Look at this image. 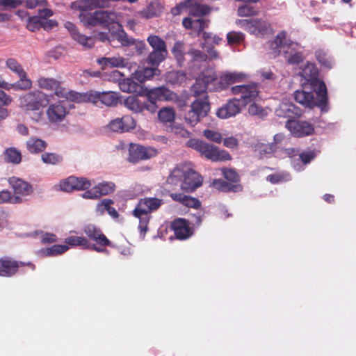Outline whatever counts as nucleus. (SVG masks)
<instances>
[{
    "label": "nucleus",
    "instance_id": "1",
    "mask_svg": "<svg viewBox=\"0 0 356 356\" xmlns=\"http://www.w3.org/2000/svg\"><path fill=\"white\" fill-rule=\"evenodd\" d=\"M167 185L171 190L177 186L184 193H193L202 185V177L186 164L177 165L167 178Z\"/></svg>",
    "mask_w": 356,
    "mask_h": 356
},
{
    "label": "nucleus",
    "instance_id": "2",
    "mask_svg": "<svg viewBox=\"0 0 356 356\" xmlns=\"http://www.w3.org/2000/svg\"><path fill=\"white\" fill-rule=\"evenodd\" d=\"M163 204V200L156 197H145L140 199L133 210V216L139 219L138 229L143 235L147 231L151 218L150 213L156 211Z\"/></svg>",
    "mask_w": 356,
    "mask_h": 356
},
{
    "label": "nucleus",
    "instance_id": "3",
    "mask_svg": "<svg viewBox=\"0 0 356 356\" xmlns=\"http://www.w3.org/2000/svg\"><path fill=\"white\" fill-rule=\"evenodd\" d=\"M186 145L197 152L202 156L214 162L227 161L232 159L231 155L225 150H220L217 147L196 138H191Z\"/></svg>",
    "mask_w": 356,
    "mask_h": 356
},
{
    "label": "nucleus",
    "instance_id": "4",
    "mask_svg": "<svg viewBox=\"0 0 356 356\" xmlns=\"http://www.w3.org/2000/svg\"><path fill=\"white\" fill-rule=\"evenodd\" d=\"M323 92H318V90H314L312 92H306L305 90H296L294 92V99L296 102L302 104L305 107L313 108L318 107L321 111L327 112L328 97L327 92L325 95V99L324 102L322 99L323 95Z\"/></svg>",
    "mask_w": 356,
    "mask_h": 356
},
{
    "label": "nucleus",
    "instance_id": "5",
    "mask_svg": "<svg viewBox=\"0 0 356 356\" xmlns=\"http://www.w3.org/2000/svg\"><path fill=\"white\" fill-rule=\"evenodd\" d=\"M219 79L216 70L209 67L204 70L197 78L192 86V91L195 97H199L202 94L207 93V90H218L214 87L218 86Z\"/></svg>",
    "mask_w": 356,
    "mask_h": 356
},
{
    "label": "nucleus",
    "instance_id": "6",
    "mask_svg": "<svg viewBox=\"0 0 356 356\" xmlns=\"http://www.w3.org/2000/svg\"><path fill=\"white\" fill-rule=\"evenodd\" d=\"M191 105V109L186 113L184 119L186 122L195 126L200 121L202 118L205 117L210 111V104L208 101L207 93L202 94Z\"/></svg>",
    "mask_w": 356,
    "mask_h": 356
},
{
    "label": "nucleus",
    "instance_id": "7",
    "mask_svg": "<svg viewBox=\"0 0 356 356\" xmlns=\"http://www.w3.org/2000/svg\"><path fill=\"white\" fill-rule=\"evenodd\" d=\"M49 101L47 94L38 90L29 92L19 98L21 107L26 111H35L44 108Z\"/></svg>",
    "mask_w": 356,
    "mask_h": 356
},
{
    "label": "nucleus",
    "instance_id": "8",
    "mask_svg": "<svg viewBox=\"0 0 356 356\" xmlns=\"http://www.w3.org/2000/svg\"><path fill=\"white\" fill-rule=\"evenodd\" d=\"M24 266H28L33 271L35 269V266L31 262L18 261L10 257H2L0 258V277H11Z\"/></svg>",
    "mask_w": 356,
    "mask_h": 356
},
{
    "label": "nucleus",
    "instance_id": "9",
    "mask_svg": "<svg viewBox=\"0 0 356 356\" xmlns=\"http://www.w3.org/2000/svg\"><path fill=\"white\" fill-rule=\"evenodd\" d=\"M302 76L309 83L313 90H318V92H323V99H325L327 88L325 83L318 79V70L314 64L308 63L302 71Z\"/></svg>",
    "mask_w": 356,
    "mask_h": 356
},
{
    "label": "nucleus",
    "instance_id": "10",
    "mask_svg": "<svg viewBox=\"0 0 356 356\" xmlns=\"http://www.w3.org/2000/svg\"><path fill=\"white\" fill-rule=\"evenodd\" d=\"M285 127L298 138L312 136L315 130L314 124L306 120H287Z\"/></svg>",
    "mask_w": 356,
    "mask_h": 356
},
{
    "label": "nucleus",
    "instance_id": "11",
    "mask_svg": "<svg viewBox=\"0 0 356 356\" xmlns=\"http://www.w3.org/2000/svg\"><path fill=\"white\" fill-rule=\"evenodd\" d=\"M172 91L165 86L152 88L146 93L149 106H147V111L154 113L157 108L156 102L158 101L168 102Z\"/></svg>",
    "mask_w": 356,
    "mask_h": 356
},
{
    "label": "nucleus",
    "instance_id": "12",
    "mask_svg": "<svg viewBox=\"0 0 356 356\" xmlns=\"http://www.w3.org/2000/svg\"><path fill=\"white\" fill-rule=\"evenodd\" d=\"M157 150L151 147H145L140 145H131L129 149L128 161L135 163L140 161L149 159L156 156Z\"/></svg>",
    "mask_w": 356,
    "mask_h": 356
},
{
    "label": "nucleus",
    "instance_id": "13",
    "mask_svg": "<svg viewBox=\"0 0 356 356\" xmlns=\"http://www.w3.org/2000/svg\"><path fill=\"white\" fill-rule=\"evenodd\" d=\"M96 6L95 0H86L84 3H81V5L77 6L80 10L79 19L84 26L93 27L97 26L95 11L92 13L87 10L88 7L95 8Z\"/></svg>",
    "mask_w": 356,
    "mask_h": 356
},
{
    "label": "nucleus",
    "instance_id": "14",
    "mask_svg": "<svg viewBox=\"0 0 356 356\" xmlns=\"http://www.w3.org/2000/svg\"><path fill=\"white\" fill-rule=\"evenodd\" d=\"M90 99L89 102L97 104L100 102L102 104L107 106H116L119 100V95L118 92L107 91V92H97L90 90Z\"/></svg>",
    "mask_w": 356,
    "mask_h": 356
},
{
    "label": "nucleus",
    "instance_id": "15",
    "mask_svg": "<svg viewBox=\"0 0 356 356\" xmlns=\"http://www.w3.org/2000/svg\"><path fill=\"white\" fill-rule=\"evenodd\" d=\"M247 78L248 75L243 72H227L222 73L220 76L218 86L214 87V88L219 90H222L228 88L230 85L245 81Z\"/></svg>",
    "mask_w": 356,
    "mask_h": 356
},
{
    "label": "nucleus",
    "instance_id": "16",
    "mask_svg": "<svg viewBox=\"0 0 356 356\" xmlns=\"http://www.w3.org/2000/svg\"><path fill=\"white\" fill-rule=\"evenodd\" d=\"M136 127V122L131 115H124L111 120L108 127L113 132H127L134 129Z\"/></svg>",
    "mask_w": 356,
    "mask_h": 356
},
{
    "label": "nucleus",
    "instance_id": "17",
    "mask_svg": "<svg viewBox=\"0 0 356 356\" xmlns=\"http://www.w3.org/2000/svg\"><path fill=\"white\" fill-rule=\"evenodd\" d=\"M65 27L68 30L71 37L79 44L85 48L90 49L95 45V39L90 36L81 34L75 24L70 22H66Z\"/></svg>",
    "mask_w": 356,
    "mask_h": 356
},
{
    "label": "nucleus",
    "instance_id": "18",
    "mask_svg": "<svg viewBox=\"0 0 356 356\" xmlns=\"http://www.w3.org/2000/svg\"><path fill=\"white\" fill-rule=\"evenodd\" d=\"M241 111V99L234 98L222 105L218 111L217 115L220 118L227 119L235 116Z\"/></svg>",
    "mask_w": 356,
    "mask_h": 356
},
{
    "label": "nucleus",
    "instance_id": "19",
    "mask_svg": "<svg viewBox=\"0 0 356 356\" xmlns=\"http://www.w3.org/2000/svg\"><path fill=\"white\" fill-rule=\"evenodd\" d=\"M275 114L279 118H288V120H295V118L301 115L302 111L291 102H283L275 110Z\"/></svg>",
    "mask_w": 356,
    "mask_h": 356
},
{
    "label": "nucleus",
    "instance_id": "20",
    "mask_svg": "<svg viewBox=\"0 0 356 356\" xmlns=\"http://www.w3.org/2000/svg\"><path fill=\"white\" fill-rule=\"evenodd\" d=\"M84 233L91 241L96 242L102 246H109L111 241L102 233V230L92 225H88L83 229Z\"/></svg>",
    "mask_w": 356,
    "mask_h": 356
},
{
    "label": "nucleus",
    "instance_id": "21",
    "mask_svg": "<svg viewBox=\"0 0 356 356\" xmlns=\"http://www.w3.org/2000/svg\"><path fill=\"white\" fill-rule=\"evenodd\" d=\"M171 227L176 238L178 239L184 240L192 235L188 222L185 219L178 218L175 220L172 221Z\"/></svg>",
    "mask_w": 356,
    "mask_h": 356
},
{
    "label": "nucleus",
    "instance_id": "22",
    "mask_svg": "<svg viewBox=\"0 0 356 356\" xmlns=\"http://www.w3.org/2000/svg\"><path fill=\"white\" fill-rule=\"evenodd\" d=\"M124 105L130 111L136 113H140L145 110L147 111L149 103L147 99H142L136 95H132L128 97L124 100Z\"/></svg>",
    "mask_w": 356,
    "mask_h": 356
},
{
    "label": "nucleus",
    "instance_id": "23",
    "mask_svg": "<svg viewBox=\"0 0 356 356\" xmlns=\"http://www.w3.org/2000/svg\"><path fill=\"white\" fill-rule=\"evenodd\" d=\"M67 114L66 108L60 103L50 105L47 110L48 120L51 122L62 121Z\"/></svg>",
    "mask_w": 356,
    "mask_h": 356
},
{
    "label": "nucleus",
    "instance_id": "24",
    "mask_svg": "<svg viewBox=\"0 0 356 356\" xmlns=\"http://www.w3.org/2000/svg\"><path fill=\"white\" fill-rule=\"evenodd\" d=\"M9 184L12 186L15 195L26 196L33 192L32 186L21 179L15 177H10Z\"/></svg>",
    "mask_w": 356,
    "mask_h": 356
},
{
    "label": "nucleus",
    "instance_id": "25",
    "mask_svg": "<svg viewBox=\"0 0 356 356\" xmlns=\"http://www.w3.org/2000/svg\"><path fill=\"white\" fill-rule=\"evenodd\" d=\"M286 33L284 31L280 32L275 38V39L270 42L269 47L271 50V54L275 57L279 55L283 50L284 51L286 46L289 45L286 42Z\"/></svg>",
    "mask_w": 356,
    "mask_h": 356
},
{
    "label": "nucleus",
    "instance_id": "26",
    "mask_svg": "<svg viewBox=\"0 0 356 356\" xmlns=\"http://www.w3.org/2000/svg\"><path fill=\"white\" fill-rule=\"evenodd\" d=\"M169 196L172 200L178 202L187 207L198 209L201 206V202L197 198L186 195L182 193H170Z\"/></svg>",
    "mask_w": 356,
    "mask_h": 356
},
{
    "label": "nucleus",
    "instance_id": "27",
    "mask_svg": "<svg viewBox=\"0 0 356 356\" xmlns=\"http://www.w3.org/2000/svg\"><path fill=\"white\" fill-rule=\"evenodd\" d=\"M97 26L100 25L108 28L110 25L116 23L117 16L115 13L110 10H96L95 11Z\"/></svg>",
    "mask_w": 356,
    "mask_h": 356
},
{
    "label": "nucleus",
    "instance_id": "28",
    "mask_svg": "<svg viewBox=\"0 0 356 356\" xmlns=\"http://www.w3.org/2000/svg\"><path fill=\"white\" fill-rule=\"evenodd\" d=\"M65 243L70 246H82L85 249H92L99 252L104 251V249L90 244L89 241L85 237L70 236L65 239Z\"/></svg>",
    "mask_w": 356,
    "mask_h": 356
},
{
    "label": "nucleus",
    "instance_id": "29",
    "mask_svg": "<svg viewBox=\"0 0 356 356\" xmlns=\"http://www.w3.org/2000/svg\"><path fill=\"white\" fill-rule=\"evenodd\" d=\"M212 186L218 191L224 193H236L243 190V186L241 184H234L221 179H214L212 181Z\"/></svg>",
    "mask_w": 356,
    "mask_h": 356
},
{
    "label": "nucleus",
    "instance_id": "30",
    "mask_svg": "<svg viewBox=\"0 0 356 356\" xmlns=\"http://www.w3.org/2000/svg\"><path fill=\"white\" fill-rule=\"evenodd\" d=\"M250 24V28H252V31L257 34L264 35L270 34L273 32L270 24L263 19H252L248 22Z\"/></svg>",
    "mask_w": 356,
    "mask_h": 356
},
{
    "label": "nucleus",
    "instance_id": "31",
    "mask_svg": "<svg viewBox=\"0 0 356 356\" xmlns=\"http://www.w3.org/2000/svg\"><path fill=\"white\" fill-rule=\"evenodd\" d=\"M114 201L111 199H103L97 204V211L103 214L106 211L113 218L117 219L119 217V213L117 210L112 207Z\"/></svg>",
    "mask_w": 356,
    "mask_h": 356
},
{
    "label": "nucleus",
    "instance_id": "32",
    "mask_svg": "<svg viewBox=\"0 0 356 356\" xmlns=\"http://www.w3.org/2000/svg\"><path fill=\"white\" fill-rule=\"evenodd\" d=\"M156 69L152 67H138L132 74L133 78L138 82L142 83L147 80L151 79L156 75Z\"/></svg>",
    "mask_w": 356,
    "mask_h": 356
},
{
    "label": "nucleus",
    "instance_id": "33",
    "mask_svg": "<svg viewBox=\"0 0 356 356\" xmlns=\"http://www.w3.org/2000/svg\"><path fill=\"white\" fill-rule=\"evenodd\" d=\"M245 91H243L241 100L243 104H247L253 101L259 95L258 86L257 83L245 85Z\"/></svg>",
    "mask_w": 356,
    "mask_h": 356
},
{
    "label": "nucleus",
    "instance_id": "34",
    "mask_svg": "<svg viewBox=\"0 0 356 356\" xmlns=\"http://www.w3.org/2000/svg\"><path fill=\"white\" fill-rule=\"evenodd\" d=\"M182 24L186 29L197 30V35H200L201 31L208 26V22L202 18L192 20L190 17H185L182 21Z\"/></svg>",
    "mask_w": 356,
    "mask_h": 356
},
{
    "label": "nucleus",
    "instance_id": "35",
    "mask_svg": "<svg viewBox=\"0 0 356 356\" xmlns=\"http://www.w3.org/2000/svg\"><path fill=\"white\" fill-rule=\"evenodd\" d=\"M47 143L40 138H31L26 142V148L28 151L33 154H36L43 152L47 147Z\"/></svg>",
    "mask_w": 356,
    "mask_h": 356
},
{
    "label": "nucleus",
    "instance_id": "36",
    "mask_svg": "<svg viewBox=\"0 0 356 356\" xmlns=\"http://www.w3.org/2000/svg\"><path fill=\"white\" fill-rule=\"evenodd\" d=\"M97 63L102 65V70L107 67H119L124 65L125 60L122 57L106 58L102 57L97 60Z\"/></svg>",
    "mask_w": 356,
    "mask_h": 356
},
{
    "label": "nucleus",
    "instance_id": "37",
    "mask_svg": "<svg viewBox=\"0 0 356 356\" xmlns=\"http://www.w3.org/2000/svg\"><path fill=\"white\" fill-rule=\"evenodd\" d=\"M119 87L122 92L131 93L137 92L140 85L134 81V78L131 75V78L122 79L119 82Z\"/></svg>",
    "mask_w": 356,
    "mask_h": 356
},
{
    "label": "nucleus",
    "instance_id": "38",
    "mask_svg": "<svg viewBox=\"0 0 356 356\" xmlns=\"http://www.w3.org/2000/svg\"><path fill=\"white\" fill-rule=\"evenodd\" d=\"M90 91L85 92V93H79L73 90H68L66 92V96H65L64 99L67 100L80 103V102H89V99H90Z\"/></svg>",
    "mask_w": 356,
    "mask_h": 356
},
{
    "label": "nucleus",
    "instance_id": "39",
    "mask_svg": "<svg viewBox=\"0 0 356 356\" xmlns=\"http://www.w3.org/2000/svg\"><path fill=\"white\" fill-rule=\"evenodd\" d=\"M147 42L153 50L166 52L167 47L165 41L158 35H152L147 38Z\"/></svg>",
    "mask_w": 356,
    "mask_h": 356
},
{
    "label": "nucleus",
    "instance_id": "40",
    "mask_svg": "<svg viewBox=\"0 0 356 356\" xmlns=\"http://www.w3.org/2000/svg\"><path fill=\"white\" fill-rule=\"evenodd\" d=\"M99 198L115 191V185L113 182L103 181L95 186Z\"/></svg>",
    "mask_w": 356,
    "mask_h": 356
},
{
    "label": "nucleus",
    "instance_id": "41",
    "mask_svg": "<svg viewBox=\"0 0 356 356\" xmlns=\"http://www.w3.org/2000/svg\"><path fill=\"white\" fill-rule=\"evenodd\" d=\"M71 184L74 185V191H84L88 189L91 186V182L85 177H70Z\"/></svg>",
    "mask_w": 356,
    "mask_h": 356
},
{
    "label": "nucleus",
    "instance_id": "42",
    "mask_svg": "<svg viewBox=\"0 0 356 356\" xmlns=\"http://www.w3.org/2000/svg\"><path fill=\"white\" fill-rule=\"evenodd\" d=\"M172 53L174 57L177 60L178 63L181 65L185 61L184 58V44L182 42L178 41L176 42L174 44V47L172 49Z\"/></svg>",
    "mask_w": 356,
    "mask_h": 356
},
{
    "label": "nucleus",
    "instance_id": "43",
    "mask_svg": "<svg viewBox=\"0 0 356 356\" xmlns=\"http://www.w3.org/2000/svg\"><path fill=\"white\" fill-rule=\"evenodd\" d=\"M168 56V51L163 52L161 51L153 50L147 57V62L152 65L158 66Z\"/></svg>",
    "mask_w": 356,
    "mask_h": 356
},
{
    "label": "nucleus",
    "instance_id": "44",
    "mask_svg": "<svg viewBox=\"0 0 356 356\" xmlns=\"http://www.w3.org/2000/svg\"><path fill=\"white\" fill-rule=\"evenodd\" d=\"M5 159L7 162L18 164L22 161L21 152L14 147H10L5 151Z\"/></svg>",
    "mask_w": 356,
    "mask_h": 356
},
{
    "label": "nucleus",
    "instance_id": "45",
    "mask_svg": "<svg viewBox=\"0 0 356 356\" xmlns=\"http://www.w3.org/2000/svg\"><path fill=\"white\" fill-rule=\"evenodd\" d=\"M38 85L40 88L53 91L58 86V80L54 78L40 77L38 79Z\"/></svg>",
    "mask_w": 356,
    "mask_h": 356
},
{
    "label": "nucleus",
    "instance_id": "46",
    "mask_svg": "<svg viewBox=\"0 0 356 356\" xmlns=\"http://www.w3.org/2000/svg\"><path fill=\"white\" fill-rule=\"evenodd\" d=\"M210 11L209 6L201 3H195L191 8L190 14L195 17H202L209 14Z\"/></svg>",
    "mask_w": 356,
    "mask_h": 356
},
{
    "label": "nucleus",
    "instance_id": "47",
    "mask_svg": "<svg viewBox=\"0 0 356 356\" xmlns=\"http://www.w3.org/2000/svg\"><path fill=\"white\" fill-rule=\"evenodd\" d=\"M69 249L67 245H54L50 248L43 250V252L46 256L52 257L61 254Z\"/></svg>",
    "mask_w": 356,
    "mask_h": 356
},
{
    "label": "nucleus",
    "instance_id": "48",
    "mask_svg": "<svg viewBox=\"0 0 356 356\" xmlns=\"http://www.w3.org/2000/svg\"><path fill=\"white\" fill-rule=\"evenodd\" d=\"M158 117L163 122H171L175 120V112L171 108H163L159 111Z\"/></svg>",
    "mask_w": 356,
    "mask_h": 356
},
{
    "label": "nucleus",
    "instance_id": "49",
    "mask_svg": "<svg viewBox=\"0 0 356 356\" xmlns=\"http://www.w3.org/2000/svg\"><path fill=\"white\" fill-rule=\"evenodd\" d=\"M277 145L273 143L269 144L259 143L255 145V150L261 155L273 154L277 150Z\"/></svg>",
    "mask_w": 356,
    "mask_h": 356
},
{
    "label": "nucleus",
    "instance_id": "50",
    "mask_svg": "<svg viewBox=\"0 0 356 356\" xmlns=\"http://www.w3.org/2000/svg\"><path fill=\"white\" fill-rule=\"evenodd\" d=\"M221 171L225 179L230 181V183L234 184H239L240 176L235 170L224 168H222Z\"/></svg>",
    "mask_w": 356,
    "mask_h": 356
},
{
    "label": "nucleus",
    "instance_id": "51",
    "mask_svg": "<svg viewBox=\"0 0 356 356\" xmlns=\"http://www.w3.org/2000/svg\"><path fill=\"white\" fill-rule=\"evenodd\" d=\"M41 159L44 163L51 165H57L63 161V157L60 155L49 152L42 154Z\"/></svg>",
    "mask_w": 356,
    "mask_h": 356
},
{
    "label": "nucleus",
    "instance_id": "52",
    "mask_svg": "<svg viewBox=\"0 0 356 356\" xmlns=\"http://www.w3.org/2000/svg\"><path fill=\"white\" fill-rule=\"evenodd\" d=\"M19 80L15 83L11 84V88L20 90H29L32 87V81L27 77L26 72H25L24 76H19Z\"/></svg>",
    "mask_w": 356,
    "mask_h": 356
},
{
    "label": "nucleus",
    "instance_id": "53",
    "mask_svg": "<svg viewBox=\"0 0 356 356\" xmlns=\"http://www.w3.org/2000/svg\"><path fill=\"white\" fill-rule=\"evenodd\" d=\"M6 66L18 76H24L25 71L22 66L14 58H8L6 60Z\"/></svg>",
    "mask_w": 356,
    "mask_h": 356
},
{
    "label": "nucleus",
    "instance_id": "54",
    "mask_svg": "<svg viewBox=\"0 0 356 356\" xmlns=\"http://www.w3.org/2000/svg\"><path fill=\"white\" fill-rule=\"evenodd\" d=\"M12 102L11 97L0 90V119H3L7 115V111L2 108L3 106L8 105Z\"/></svg>",
    "mask_w": 356,
    "mask_h": 356
},
{
    "label": "nucleus",
    "instance_id": "55",
    "mask_svg": "<svg viewBox=\"0 0 356 356\" xmlns=\"http://www.w3.org/2000/svg\"><path fill=\"white\" fill-rule=\"evenodd\" d=\"M318 152V151L315 149L304 151L299 154V159L303 165H307L316 157Z\"/></svg>",
    "mask_w": 356,
    "mask_h": 356
},
{
    "label": "nucleus",
    "instance_id": "56",
    "mask_svg": "<svg viewBox=\"0 0 356 356\" xmlns=\"http://www.w3.org/2000/svg\"><path fill=\"white\" fill-rule=\"evenodd\" d=\"M42 18L38 16L29 17L27 19L26 28L31 31H35L41 28Z\"/></svg>",
    "mask_w": 356,
    "mask_h": 356
},
{
    "label": "nucleus",
    "instance_id": "57",
    "mask_svg": "<svg viewBox=\"0 0 356 356\" xmlns=\"http://www.w3.org/2000/svg\"><path fill=\"white\" fill-rule=\"evenodd\" d=\"M316 57L318 61L325 68L331 69L332 67V60L327 56L326 54L323 51H316Z\"/></svg>",
    "mask_w": 356,
    "mask_h": 356
},
{
    "label": "nucleus",
    "instance_id": "58",
    "mask_svg": "<svg viewBox=\"0 0 356 356\" xmlns=\"http://www.w3.org/2000/svg\"><path fill=\"white\" fill-rule=\"evenodd\" d=\"M248 113L250 115H256L261 118L267 115V113L263 108V107L256 103H253L249 106Z\"/></svg>",
    "mask_w": 356,
    "mask_h": 356
},
{
    "label": "nucleus",
    "instance_id": "59",
    "mask_svg": "<svg viewBox=\"0 0 356 356\" xmlns=\"http://www.w3.org/2000/svg\"><path fill=\"white\" fill-rule=\"evenodd\" d=\"M187 54L191 57L193 62H204L207 60V55L198 49H191Z\"/></svg>",
    "mask_w": 356,
    "mask_h": 356
},
{
    "label": "nucleus",
    "instance_id": "60",
    "mask_svg": "<svg viewBox=\"0 0 356 356\" xmlns=\"http://www.w3.org/2000/svg\"><path fill=\"white\" fill-rule=\"evenodd\" d=\"M187 98L186 96H179L175 92L172 91L168 102H172L177 104L179 108H184L186 106Z\"/></svg>",
    "mask_w": 356,
    "mask_h": 356
},
{
    "label": "nucleus",
    "instance_id": "61",
    "mask_svg": "<svg viewBox=\"0 0 356 356\" xmlns=\"http://www.w3.org/2000/svg\"><path fill=\"white\" fill-rule=\"evenodd\" d=\"M237 14L240 17L252 16L257 14V10L253 6L243 5L238 8Z\"/></svg>",
    "mask_w": 356,
    "mask_h": 356
},
{
    "label": "nucleus",
    "instance_id": "62",
    "mask_svg": "<svg viewBox=\"0 0 356 356\" xmlns=\"http://www.w3.org/2000/svg\"><path fill=\"white\" fill-rule=\"evenodd\" d=\"M203 135L209 140L220 143L222 136L219 132L211 129H206L203 131Z\"/></svg>",
    "mask_w": 356,
    "mask_h": 356
},
{
    "label": "nucleus",
    "instance_id": "63",
    "mask_svg": "<svg viewBox=\"0 0 356 356\" xmlns=\"http://www.w3.org/2000/svg\"><path fill=\"white\" fill-rule=\"evenodd\" d=\"M117 40L122 44L123 46H131L134 44L135 41L133 38H129L127 34L122 31L116 35Z\"/></svg>",
    "mask_w": 356,
    "mask_h": 356
},
{
    "label": "nucleus",
    "instance_id": "64",
    "mask_svg": "<svg viewBox=\"0 0 356 356\" xmlns=\"http://www.w3.org/2000/svg\"><path fill=\"white\" fill-rule=\"evenodd\" d=\"M227 39L229 44H237L241 42L243 36L241 33L231 32L227 35Z\"/></svg>",
    "mask_w": 356,
    "mask_h": 356
}]
</instances>
